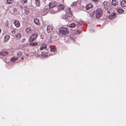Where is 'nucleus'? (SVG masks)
Instances as JSON below:
<instances>
[{
    "label": "nucleus",
    "mask_w": 126,
    "mask_h": 126,
    "mask_svg": "<svg viewBox=\"0 0 126 126\" xmlns=\"http://www.w3.org/2000/svg\"><path fill=\"white\" fill-rule=\"evenodd\" d=\"M65 11L66 14L63 15L62 16V18L63 19H68L69 17H73V15L72 14L71 12L70 11V8H67L65 9Z\"/></svg>",
    "instance_id": "f257e3e1"
},
{
    "label": "nucleus",
    "mask_w": 126,
    "mask_h": 126,
    "mask_svg": "<svg viewBox=\"0 0 126 126\" xmlns=\"http://www.w3.org/2000/svg\"><path fill=\"white\" fill-rule=\"evenodd\" d=\"M59 32L62 34H65L68 33L69 31L67 28L62 27L59 29Z\"/></svg>",
    "instance_id": "f03ea898"
},
{
    "label": "nucleus",
    "mask_w": 126,
    "mask_h": 126,
    "mask_svg": "<svg viewBox=\"0 0 126 126\" xmlns=\"http://www.w3.org/2000/svg\"><path fill=\"white\" fill-rule=\"evenodd\" d=\"M38 36V33L35 32L32 34L29 39V42H32L35 40Z\"/></svg>",
    "instance_id": "7ed1b4c3"
},
{
    "label": "nucleus",
    "mask_w": 126,
    "mask_h": 126,
    "mask_svg": "<svg viewBox=\"0 0 126 126\" xmlns=\"http://www.w3.org/2000/svg\"><path fill=\"white\" fill-rule=\"evenodd\" d=\"M94 12L95 13L96 16L97 18L100 17L102 14V10L101 9H97Z\"/></svg>",
    "instance_id": "20e7f679"
},
{
    "label": "nucleus",
    "mask_w": 126,
    "mask_h": 126,
    "mask_svg": "<svg viewBox=\"0 0 126 126\" xmlns=\"http://www.w3.org/2000/svg\"><path fill=\"white\" fill-rule=\"evenodd\" d=\"M103 6L106 10H108L110 8V3L109 2L104 1L103 3Z\"/></svg>",
    "instance_id": "39448f33"
},
{
    "label": "nucleus",
    "mask_w": 126,
    "mask_h": 126,
    "mask_svg": "<svg viewBox=\"0 0 126 126\" xmlns=\"http://www.w3.org/2000/svg\"><path fill=\"white\" fill-rule=\"evenodd\" d=\"M57 4V3L55 1H52L50 2L49 4V6L50 8L54 7Z\"/></svg>",
    "instance_id": "423d86ee"
},
{
    "label": "nucleus",
    "mask_w": 126,
    "mask_h": 126,
    "mask_svg": "<svg viewBox=\"0 0 126 126\" xmlns=\"http://www.w3.org/2000/svg\"><path fill=\"white\" fill-rule=\"evenodd\" d=\"M49 10L48 9L44 8L43 9L41 12L42 15H46L48 13Z\"/></svg>",
    "instance_id": "0eeeda50"
},
{
    "label": "nucleus",
    "mask_w": 126,
    "mask_h": 126,
    "mask_svg": "<svg viewBox=\"0 0 126 126\" xmlns=\"http://www.w3.org/2000/svg\"><path fill=\"white\" fill-rule=\"evenodd\" d=\"M14 23L16 27H19L20 26V24L19 22L17 20H14Z\"/></svg>",
    "instance_id": "6e6552de"
},
{
    "label": "nucleus",
    "mask_w": 126,
    "mask_h": 126,
    "mask_svg": "<svg viewBox=\"0 0 126 126\" xmlns=\"http://www.w3.org/2000/svg\"><path fill=\"white\" fill-rule=\"evenodd\" d=\"M64 8V7L63 4H61L59 5L58 7V12H59V11L63 10Z\"/></svg>",
    "instance_id": "1a4fd4ad"
},
{
    "label": "nucleus",
    "mask_w": 126,
    "mask_h": 126,
    "mask_svg": "<svg viewBox=\"0 0 126 126\" xmlns=\"http://www.w3.org/2000/svg\"><path fill=\"white\" fill-rule=\"evenodd\" d=\"M10 36L9 35H6L4 38L3 42L5 43L8 41L10 38Z\"/></svg>",
    "instance_id": "9d476101"
},
{
    "label": "nucleus",
    "mask_w": 126,
    "mask_h": 126,
    "mask_svg": "<svg viewBox=\"0 0 126 126\" xmlns=\"http://www.w3.org/2000/svg\"><path fill=\"white\" fill-rule=\"evenodd\" d=\"M26 33L27 34H30L32 32L31 28L30 27L27 28L25 29Z\"/></svg>",
    "instance_id": "9b49d317"
},
{
    "label": "nucleus",
    "mask_w": 126,
    "mask_h": 126,
    "mask_svg": "<svg viewBox=\"0 0 126 126\" xmlns=\"http://www.w3.org/2000/svg\"><path fill=\"white\" fill-rule=\"evenodd\" d=\"M47 30L48 33H49L52 31V27L51 26L48 25L47 27Z\"/></svg>",
    "instance_id": "f8f14e48"
},
{
    "label": "nucleus",
    "mask_w": 126,
    "mask_h": 126,
    "mask_svg": "<svg viewBox=\"0 0 126 126\" xmlns=\"http://www.w3.org/2000/svg\"><path fill=\"white\" fill-rule=\"evenodd\" d=\"M116 14L115 13H112L109 16L110 19H112L114 18L115 17Z\"/></svg>",
    "instance_id": "ddd939ff"
},
{
    "label": "nucleus",
    "mask_w": 126,
    "mask_h": 126,
    "mask_svg": "<svg viewBox=\"0 0 126 126\" xmlns=\"http://www.w3.org/2000/svg\"><path fill=\"white\" fill-rule=\"evenodd\" d=\"M93 5L91 3L88 4L86 6L85 9L86 10H88L90 9L91 8L93 7Z\"/></svg>",
    "instance_id": "4468645a"
},
{
    "label": "nucleus",
    "mask_w": 126,
    "mask_h": 126,
    "mask_svg": "<svg viewBox=\"0 0 126 126\" xmlns=\"http://www.w3.org/2000/svg\"><path fill=\"white\" fill-rule=\"evenodd\" d=\"M112 3L113 5L116 6L118 4V1L117 0H112Z\"/></svg>",
    "instance_id": "2eb2a0df"
},
{
    "label": "nucleus",
    "mask_w": 126,
    "mask_h": 126,
    "mask_svg": "<svg viewBox=\"0 0 126 126\" xmlns=\"http://www.w3.org/2000/svg\"><path fill=\"white\" fill-rule=\"evenodd\" d=\"M121 6L123 7L126 6V0H123L121 2Z\"/></svg>",
    "instance_id": "dca6fc26"
},
{
    "label": "nucleus",
    "mask_w": 126,
    "mask_h": 126,
    "mask_svg": "<svg viewBox=\"0 0 126 126\" xmlns=\"http://www.w3.org/2000/svg\"><path fill=\"white\" fill-rule=\"evenodd\" d=\"M8 52L7 51H2L0 53V55H1L3 56H6L8 55Z\"/></svg>",
    "instance_id": "f3484780"
},
{
    "label": "nucleus",
    "mask_w": 126,
    "mask_h": 126,
    "mask_svg": "<svg viewBox=\"0 0 126 126\" xmlns=\"http://www.w3.org/2000/svg\"><path fill=\"white\" fill-rule=\"evenodd\" d=\"M47 47V45L45 44H43L40 47V49L41 50L45 49Z\"/></svg>",
    "instance_id": "a211bd4d"
},
{
    "label": "nucleus",
    "mask_w": 126,
    "mask_h": 126,
    "mask_svg": "<svg viewBox=\"0 0 126 126\" xmlns=\"http://www.w3.org/2000/svg\"><path fill=\"white\" fill-rule=\"evenodd\" d=\"M24 13L26 15L30 13V9L27 8H25L24 9Z\"/></svg>",
    "instance_id": "6ab92c4d"
},
{
    "label": "nucleus",
    "mask_w": 126,
    "mask_h": 126,
    "mask_svg": "<svg viewBox=\"0 0 126 126\" xmlns=\"http://www.w3.org/2000/svg\"><path fill=\"white\" fill-rule=\"evenodd\" d=\"M34 22L35 23L38 25H39V20L37 18H35L34 20Z\"/></svg>",
    "instance_id": "aec40b11"
},
{
    "label": "nucleus",
    "mask_w": 126,
    "mask_h": 126,
    "mask_svg": "<svg viewBox=\"0 0 126 126\" xmlns=\"http://www.w3.org/2000/svg\"><path fill=\"white\" fill-rule=\"evenodd\" d=\"M116 10L118 13H122L123 12L124 10L123 9L120 8H118Z\"/></svg>",
    "instance_id": "412c9836"
},
{
    "label": "nucleus",
    "mask_w": 126,
    "mask_h": 126,
    "mask_svg": "<svg viewBox=\"0 0 126 126\" xmlns=\"http://www.w3.org/2000/svg\"><path fill=\"white\" fill-rule=\"evenodd\" d=\"M76 24L73 23H70L68 25V26L69 27L71 28H73L75 27L76 26Z\"/></svg>",
    "instance_id": "4be33fe9"
},
{
    "label": "nucleus",
    "mask_w": 126,
    "mask_h": 126,
    "mask_svg": "<svg viewBox=\"0 0 126 126\" xmlns=\"http://www.w3.org/2000/svg\"><path fill=\"white\" fill-rule=\"evenodd\" d=\"M35 1L36 5L37 6H39L40 5L39 0H35Z\"/></svg>",
    "instance_id": "5701e85b"
},
{
    "label": "nucleus",
    "mask_w": 126,
    "mask_h": 126,
    "mask_svg": "<svg viewBox=\"0 0 126 126\" xmlns=\"http://www.w3.org/2000/svg\"><path fill=\"white\" fill-rule=\"evenodd\" d=\"M41 54L42 56L44 57H45L47 55V53L45 51L42 52L41 53Z\"/></svg>",
    "instance_id": "b1692460"
},
{
    "label": "nucleus",
    "mask_w": 126,
    "mask_h": 126,
    "mask_svg": "<svg viewBox=\"0 0 126 126\" xmlns=\"http://www.w3.org/2000/svg\"><path fill=\"white\" fill-rule=\"evenodd\" d=\"M21 34L20 33H18L16 35V37L17 39H19L21 38Z\"/></svg>",
    "instance_id": "393cba45"
},
{
    "label": "nucleus",
    "mask_w": 126,
    "mask_h": 126,
    "mask_svg": "<svg viewBox=\"0 0 126 126\" xmlns=\"http://www.w3.org/2000/svg\"><path fill=\"white\" fill-rule=\"evenodd\" d=\"M50 50L51 52H56L57 51V49L55 48H50Z\"/></svg>",
    "instance_id": "a878e982"
},
{
    "label": "nucleus",
    "mask_w": 126,
    "mask_h": 126,
    "mask_svg": "<svg viewBox=\"0 0 126 126\" xmlns=\"http://www.w3.org/2000/svg\"><path fill=\"white\" fill-rule=\"evenodd\" d=\"M22 53L21 51H19L17 52V56L20 57L22 55Z\"/></svg>",
    "instance_id": "bb28decb"
},
{
    "label": "nucleus",
    "mask_w": 126,
    "mask_h": 126,
    "mask_svg": "<svg viewBox=\"0 0 126 126\" xmlns=\"http://www.w3.org/2000/svg\"><path fill=\"white\" fill-rule=\"evenodd\" d=\"M14 0H7L6 2L8 4L12 3L13 1Z\"/></svg>",
    "instance_id": "cd10ccee"
},
{
    "label": "nucleus",
    "mask_w": 126,
    "mask_h": 126,
    "mask_svg": "<svg viewBox=\"0 0 126 126\" xmlns=\"http://www.w3.org/2000/svg\"><path fill=\"white\" fill-rule=\"evenodd\" d=\"M37 43L36 42L33 43H31L30 44V46H35L37 45Z\"/></svg>",
    "instance_id": "c85d7f7f"
},
{
    "label": "nucleus",
    "mask_w": 126,
    "mask_h": 126,
    "mask_svg": "<svg viewBox=\"0 0 126 126\" xmlns=\"http://www.w3.org/2000/svg\"><path fill=\"white\" fill-rule=\"evenodd\" d=\"M17 59L18 58L17 57H14L12 58L11 59V61L12 62H14L17 60Z\"/></svg>",
    "instance_id": "c756f323"
},
{
    "label": "nucleus",
    "mask_w": 126,
    "mask_h": 126,
    "mask_svg": "<svg viewBox=\"0 0 126 126\" xmlns=\"http://www.w3.org/2000/svg\"><path fill=\"white\" fill-rule=\"evenodd\" d=\"M9 25V21L8 20H6V21L5 24V25L6 27H8Z\"/></svg>",
    "instance_id": "7c9ffc66"
},
{
    "label": "nucleus",
    "mask_w": 126,
    "mask_h": 126,
    "mask_svg": "<svg viewBox=\"0 0 126 126\" xmlns=\"http://www.w3.org/2000/svg\"><path fill=\"white\" fill-rule=\"evenodd\" d=\"M27 1V0H21V2L22 3H26Z\"/></svg>",
    "instance_id": "2f4dec72"
},
{
    "label": "nucleus",
    "mask_w": 126,
    "mask_h": 126,
    "mask_svg": "<svg viewBox=\"0 0 126 126\" xmlns=\"http://www.w3.org/2000/svg\"><path fill=\"white\" fill-rule=\"evenodd\" d=\"M81 31L80 30L77 31H76V33L77 34H79L80 33V32H81Z\"/></svg>",
    "instance_id": "473e14b6"
},
{
    "label": "nucleus",
    "mask_w": 126,
    "mask_h": 126,
    "mask_svg": "<svg viewBox=\"0 0 126 126\" xmlns=\"http://www.w3.org/2000/svg\"><path fill=\"white\" fill-rule=\"evenodd\" d=\"M76 3V2H73L72 4H71V6H75V5Z\"/></svg>",
    "instance_id": "72a5a7b5"
},
{
    "label": "nucleus",
    "mask_w": 126,
    "mask_h": 126,
    "mask_svg": "<svg viewBox=\"0 0 126 126\" xmlns=\"http://www.w3.org/2000/svg\"><path fill=\"white\" fill-rule=\"evenodd\" d=\"M11 32L13 34H15V32L14 31H12Z\"/></svg>",
    "instance_id": "f704fd0d"
},
{
    "label": "nucleus",
    "mask_w": 126,
    "mask_h": 126,
    "mask_svg": "<svg viewBox=\"0 0 126 126\" xmlns=\"http://www.w3.org/2000/svg\"><path fill=\"white\" fill-rule=\"evenodd\" d=\"M92 0L93 1H94V2H97L98 0Z\"/></svg>",
    "instance_id": "c9c22d12"
},
{
    "label": "nucleus",
    "mask_w": 126,
    "mask_h": 126,
    "mask_svg": "<svg viewBox=\"0 0 126 126\" xmlns=\"http://www.w3.org/2000/svg\"><path fill=\"white\" fill-rule=\"evenodd\" d=\"M83 23V22L82 21H80L79 22V24H82Z\"/></svg>",
    "instance_id": "e433bc0d"
},
{
    "label": "nucleus",
    "mask_w": 126,
    "mask_h": 126,
    "mask_svg": "<svg viewBox=\"0 0 126 126\" xmlns=\"http://www.w3.org/2000/svg\"><path fill=\"white\" fill-rule=\"evenodd\" d=\"M57 12V11H56V12H54V14H56Z\"/></svg>",
    "instance_id": "4c0bfd02"
},
{
    "label": "nucleus",
    "mask_w": 126,
    "mask_h": 126,
    "mask_svg": "<svg viewBox=\"0 0 126 126\" xmlns=\"http://www.w3.org/2000/svg\"><path fill=\"white\" fill-rule=\"evenodd\" d=\"M107 12L109 14H110V12L109 11H108Z\"/></svg>",
    "instance_id": "58836bf2"
},
{
    "label": "nucleus",
    "mask_w": 126,
    "mask_h": 126,
    "mask_svg": "<svg viewBox=\"0 0 126 126\" xmlns=\"http://www.w3.org/2000/svg\"><path fill=\"white\" fill-rule=\"evenodd\" d=\"M21 59H22L23 60V59H24V58H21Z\"/></svg>",
    "instance_id": "ea45409f"
}]
</instances>
